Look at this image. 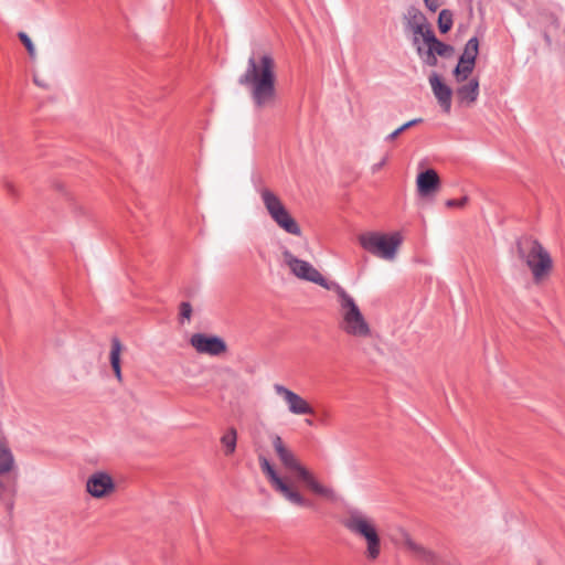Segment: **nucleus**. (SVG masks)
<instances>
[{"mask_svg":"<svg viewBox=\"0 0 565 565\" xmlns=\"http://www.w3.org/2000/svg\"><path fill=\"white\" fill-rule=\"evenodd\" d=\"M342 525L356 539L364 542L363 556L367 562H376L382 553L383 540L380 525L374 516L359 510H349Z\"/></svg>","mask_w":565,"mask_h":565,"instance_id":"obj_2","label":"nucleus"},{"mask_svg":"<svg viewBox=\"0 0 565 565\" xmlns=\"http://www.w3.org/2000/svg\"><path fill=\"white\" fill-rule=\"evenodd\" d=\"M259 466L271 488L287 501L298 507H311V502L307 500L295 486H292L290 480L281 477L266 457H259Z\"/></svg>","mask_w":565,"mask_h":565,"instance_id":"obj_8","label":"nucleus"},{"mask_svg":"<svg viewBox=\"0 0 565 565\" xmlns=\"http://www.w3.org/2000/svg\"><path fill=\"white\" fill-rule=\"evenodd\" d=\"M422 118H415V119H412L405 124H403L399 128L402 129V132H404L405 130L409 129L411 127L422 122Z\"/></svg>","mask_w":565,"mask_h":565,"instance_id":"obj_29","label":"nucleus"},{"mask_svg":"<svg viewBox=\"0 0 565 565\" xmlns=\"http://www.w3.org/2000/svg\"><path fill=\"white\" fill-rule=\"evenodd\" d=\"M359 243L370 254L392 260L402 244V237L399 233L387 235L379 232H366L359 236Z\"/></svg>","mask_w":565,"mask_h":565,"instance_id":"obj_6","label":"nucleus"},{"mask_svg":"<svg viewBox=\"0 0 565 565\" xmlns=\"http://www.w3.org/2000/svg\"><path fill=\"white\" fill-rule=\"evenodd\" d=\"M429 84L438 104L446 114H449L451 109L452 89L443 82L440 75L436 72H431L429 75Z\"/></svg>","mask_w":565,"mask_h":565,"instance_id":"obj_15","label":"nucleus"},{"mask_svg":"<svg viewBox=\"0 0 565 565\" xmlns=\"http://www.w3.org/2000/svg\"><path fill=\"white\" fill-rule=\"evenodd\" d=\"M478 53L479 40L477 36H473L466 43L463 52L452 72L457 83H462L469 79L476 66Z\"/></svg>","mask_w":565,"mask_h":565,"instance_id":"obj_11","label":"nucleus"},{"mask_svg":"<svg viewBox=\"0 0 565 565\" xmlns=\"http://www.w3.org/2000/svg\"><path fill=\"white\" fill-rule=\"evenodd\" d=\"M426 45L429 46L437 56L444 58H450L455 54V47L439 41L435 34L428 39Z\"/></svg>","mask_w":565,"mask_h":565,"instance_id":"obj_21","label":"nucleus"},{"mask_svg":"<svg viewBox=\"0 0 565 565\" xmlns=\"http://www.w3.org/2000/svg\"><path fill=\"white\" fill-rule=\"evenodd\" d=\"M190 344L200 354L217 356L227 351L226 342L217 335H207L205 333H194L190 338Z\"/></svg>","mask_w":565,"mask_h":565,"instance_id":"obj_12","label":"nucleus"},{"mask_svg":"<svg viewBox=\"0 0 565 565\" xmlns=\"http://www.w3.org/2000/svg\"><path fill=\"white\" fill-rule=\"evenodd\" d=\"M275 393L286 403L288 411L294 415H315L313 407L299 394L281 384H274Z\"/></svg>","mask_w":565,"mask_h":565,"instance_id":"obj_13","label":"nucleus"},{"mask_svg":"<svg viewBox=\"0 0 565 565\" xmlns=\"http://www.w3.org/2000/svg\"><path fill=\"white\" fill-rule=\"evenodd\" d=\"M416 185L419 196L428 198L439 191L441 181L436 170L427 169L417 175Z\"/></svg>","mask_w":565,"mask_h":565,"instance_id":"obj_16","label":"nucleus"},{"mask_svg":"<svg viewBox=\"0 0 565 565\" xmlns=\"http://www.w3.org/2000/svg\"><path fill=\"white\" fill-rule=\"evenodd\" d=\"M4 188L9 194H11V195L18 194V191H17L15 186L13 185V183L8 180L4 181Z\"/></svg>","mask_w":565,"mask_h":565,"instance_id":"obj_30","label":"nucleus"},{"mask_svg":"<svg viewBox=\"0 0 565 565\" xmlns=\"http://www.w3.org/2000/svg\"><path fill=\"white\" fill-rule=\"evenodd\" d=\"M259 194L271 220L288 234L300 236L301 228L299 224L291 216L279 196L268 188H262Z\"/></svg>","mask_w":565,"mask_h":565,"instance_id":"obj_7","label":"nucleus"},{"mask_svg":"<svg viewBox=\"0 0 565 565\" xmlns=\"http://www.w3.org/2000/svg\"><path fill=\"white\" fill-rule=\"evenodd\" d=\"M417 54L420 56L423 63L427 66L435 67L438 64L437 55L431 51L429 46L426 50L422 45H417Z\"/></svg>","mask_w":565,"mask_h":565,"instance_id":"obj_24","label":"nucleus"},{"mask_svg":"<svg viewBox=\"0 0 565 565\" xmlns=\"http://www.w3.org/2000/svg\"><path fill=\"white\" fill-rule=\"evenodd\" d=\"M237 443V431L234 427H230L221 438V444L224 447L226 456L234 454Z\"/></svg>","mask_w":565,"mask_h":565,"instance_id":"obj_22","label":"nucleus"},{"mask_svg":"<svg viewBox=\"0 0 565 565\" xmlns=\"http://www.w3.org/2000/svg\"><path fill=\"white\" fill-rule=\"evenodd\" d=\"M516 254L531 270L535 284L548 278L553 269V259L537 239L532 237L519 238L516 241Z\"/></svg>","mask_w":565,"mask_h":565,"instance_id":"obj_4","label":"nucleus"},{"mask_svg":"<svg viewBox=\"0 0 565 565\" xmlns=\"http://www.w3.org/2000/svg\"><path fill=\"white\" fill-rule=\"evenodd\" d=\"M306 424H307V425H309V426H312V425H313V423H312V420H311V419H306Z\"/></svg>","mask_w":565,"mask_h":565,"instance_id":"obj_33","label":"nucleus"},{"mask_svg":"<svg viewBox=\"0 0 565 565\" xmlns=\"http://www.w3.org/2000/svg\"><path fill=\"white\" fill-rule=\"evenodd\" d=\"M115 489L116 486L113 478L106 472H95L86 481V491L96 499L111 494Z\"/></svg>","mask_w":565,"mask_h":565,"instance_id":"obj_14","label":"nucleus"},{"mask_svg":"<svg viewBox=\"0 0 565 565\" xmlns=\"http://www.w3.org/2000/svg\"><path fill=\"white\" fill-rule=\"evenodd\" d=\"M257 108L273 105L276 99V63L270 54L250 56L246 71L238 78Z\"/></svg>","mask_w":565,"mask_h":565,"instance_id":"obj_1","label":"nucleus"},{"mask_svg":"<svg viewBox=\"0 0 565 565\" xmlns=\"http://www.w3.org/2000/svg\"><path fill=\"white\" fill-rule=\"evenodd\" d=\"M427 20L426 15L416 7H408L406 12L403 14V24L405 31L425 23Z\"/></svg>","mask_w":565,"mask_h":565,"instance_id":"obj_19","label":"nucleus"},{"mask_svg":"<svg viewBox=\"0 0 565 565\" xmlns=\"http://www.w3.org/2000/svg\"><path fill=\"white\" fill-rule=\"evenodd\" d=\"M401 134H402V129L398 127L396 130H394L392 134H390V135L386 137V140H387V141H393V140H394V139H396Z\"/></svg>","mask_w":565,"mask_h":565,"instance_id":"obj_31","label":"nucleus"},{"mask_svg":"<svg viewBox=\"0 0 565 565\" xmlns=\"http://www.w3.org/2000/svg\"><path fill=\"white\" fill-rule=\"evenodd\" d=\"M124 350L122 343L118 338L111 339L110 352H109V362L114 375L119 384L124 382L122 373H121V352Z\"/></svg>","mask_w":565,"mask_h":565,"instance_id":"obj_18","label":"nucleus"},{"mask_svg":"<svg viewBox=\"0 0 565 565\" xmlns=\"http://www.w3.org/2000/svg\"><path fill=\"white\" fill-rule=\"evenodd\" d=\"M180 316L183 319L190 320L192 316V306L190 302H181L180 303Z\"/></svg>","mask_w":565,"mask_h":565,"instance_id":"obj_27","label":"nucleus"},{"mask_svg":"<svg viewBox=\"0 0 565 565\" xmlns=\"http://www.w3.org/2000/svg\"><path fill=\"white\" fill-rule=\"evenodd\" d=\"M282 258L290 271L297 278L317 284L324 289L332 291L338 288L339 284L337 281L326 279L310 263L297 258L290 250L285 249L282 252Z\"/></svg>","mask_w":565,"mask_h":565,"instance_id":"obj_9","label":"nucleus"},{"mask_svg":"<svg viewBox=\"0 0 565 565\" xmlns=\"http://www.w3.org/2000/svg\"><path fill=\"white\" fill-rule=\"evenodd\" d=\"M405 32L411 33L413 35V44L416 47L417 45H420L419 38H422L424 43L426 44L428 42V39L435 34L428 21L419 25H415L414 28H411Z\"/></svg>","mask_w":565,"mask_h":565,"instance_id":"obj_20","label":"nucleus"},{"mask_svg":"<svg viewBox=\"0 0 565 565\" xmlns=\"http://www.w3.org/2000/svg\"><path fill=\"white\" fill-rule=\"evenodd\" d=\"M271 444L282 467L294 473L297 480L302 481L312 493L330 501L337 500V492L331 487L321 484L313 473L301 465L279 435L271 436Z\"/></svg>","mask_w":565,"mask_h":565,"instance_id":"obj_3","label":"nucleus"},{"mask_svg":"<svg viewBox=\"0 0 565 565\" xmlns=\"http://www.w3.org/2000/svg\"><path fill=\"white\" fill-rule=\"evenodd\" d=\"M424 3H425V7L431 12H436L438 10V8L440 7L439 0H424Z\"/></svg>","mask_w":565,"mask_h":565,"instance_id":"obj_28","label":"nucleus"},{"mask_svg":"<svg viewBox=\"0 0 565 565\" xmlns=\"http://www.w3.org/2000/svg\"><path fill=\"white\" fill-rule=\"evenodd\" d=\"M18 36H19L20 41L23 43V45L25 46L30 57L33 58L35 56V47L33 45V42L29 38V35L24 32H19Z\"/></svg>","mask_w":565,"mask_h":565,"instance_id":"obj_25","label":"nucleus"},{"mask_svg":"<svg viewBox=\"0 0 565 565\" xmlns=\"http://www.w3.org/2000/svg\"><path fill=\"white\" fill-rule=\"evenodd\" d=\"M402 544L414 559L424 565H460L452 556H441L435 551L416 542L408 532H402Z\"/></svg>","mask_w":565,"mask_h":565,"instance_id":"obj_10","label":"nucleus"},{"mask_svg":"<svg viewBox=\"0 0 565 565\" xmlns=\"http://www.w3.org/2000/svg\"><path fill=\"white\" fill-rule=\"evenodd\" d=\"M34 83H35L36 85H39V86H44V85L42 84V81H39L36 77H34Z\"/></svg>","mask_w":565,"mask_h":565,"instance_id":"obj_32","label":"nucleus"},{"mask_svg":"<svg viewBox=\"0 0 565 565\" xmlns=\"http://www.w3.org/2000/svg\"><path fill=\"white\" fill-rule=\"evenodd\" d=\"M468 201H469L468 196H462V198H460L458 200L457 199H449V200H447L445 202V205L447 207H459V209H461V207L466 206Z\"/></svg>","mask_w":565,"mask_h":565,"instance_id":"obj_26","label":"nucleus"},{"mask_svg":"<svg viewBox=\"0 0 565 565\" xmlns=\"http://www.w3.org/2000/svg\"><path fill=\"white\" fill-rule=\"evenodd\" d=\"M438 29L441 33H447L451 30L454 24V14L448 9H443L438 15Z\"/></svg>","mask_w":565,"mask_h":565,"instance_id":"obj_23","label":"nucleus"},{"mask_svg":"<svg viewBox=\"0 0 565 565\" xmlns=\"http://www.w3.org/2000/svg\"><path fill=\"white\" fill-rule=\"evenodd\" d=\"M333 291L338 296V302L340 306L341 320L339 322V328L351 337H370V324L365 320L353 297L340 285Z\"/></svg>","mask_w":565,"mask_h":565,"instance_id":"obj_5","label":"nucleus"},{"mask_svg":"<svg viewBox=\"0 0 565 565\" xmlns=\"http://www.w3.org/2000/svg\"><path fill=\"white\" fill-rule=\"evenodd\" d=\"M459 86L455 90L456 98L460 105L471 106L479 96V79L473 77L467 83H458Z\"/></svg>","mask_w":565,"mask_h":565,"instance_id":"obj_17","label":"nucleus"}]
</instances>
